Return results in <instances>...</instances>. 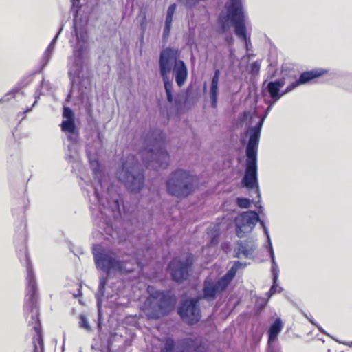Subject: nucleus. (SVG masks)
<instances>
[{"instance_id":"obj_24","label":"nucleus","mask_w":352,"mask_h":352,"mask_svg":"<svg viewBox=\"0 0 352 352\" xmlns=\"http://www.w3.org/2000/svg\"><path fill=\"white\" fill-rule=\"evenodd\" d=\"M38 69L34 71L32 74L24 76L14 88L10 90L5 96L0 99L1 101H9L10 98H14L23 88L27 87L32 80V76L34 74L39 73Z\"/></svg>"},{"instance_id":"obj_16","label":"nucleus","mask_w":352,"mask_h":352,"mask_svg":"<svg viewBox=\"0 0 352 352\" xmlns=\"http://www.w3.org/2000/svg\"><path fill=\"white\" fill-rule=\"evenodd\" d=\"M285 84V78L282 77L274 80H265L262 85L261 94L263 98L266 97L278 101L285 95L284 90L280 89Z\"/></svg>"},{"instance_id":"obj_51","label":"nucleus","mask_w":352,"mask_h":352,"mask_svg":"<svg viewBox=\"0 0 352 352\" xmlns=\"http://www.w3.org/2000/svg\"><path fill=\"white\" fill-rule=\"evenodd\" d=\"M109 277L107 276H102L99 278V284L100 285L107 286L108 283Z\"/></svg>"},{"instance_id":"obj_27","label":"nucleus","mask_w":352,"mask_h":352,"mask_svg":"<svg viewBox=\"0 0 352 352\" xmlns=\"http://www.w3.org/2000/svg\"><path fill=\"white\" fill-rule=\"evenodd\" d=\"M160 352H181L179 342L177 343L172 338H166L161 346Z\"/></svg>"},{"instance_id":"obj_45","label":"nucleus","mask_w":352,"mask_h":352,"mask_svg":"<svg viewBox=\"0 0 352 352\" xmlns=\"http://www.w3.org/2000/svg\"><path fill=\"white\" fill-rule=\"evenodd\" d=\"M113 211L115 214L118 216L121 215L120 204L118 199H114L113 201Z\"/></svg>"},{"instance_id":"obj_13","label":"nucleus","mask_w":352,"mask_h":352,"mask_svg":"<svg viewBox=\"0 0 352 352\" xmlns=\"http://www.w3.org/2000/svg\"><path fill=\"white\" fill-rule=\"evenodd\" d=\"M259 219V212L248 210L239 212L234 219L235 234L239 238H243L246 233L254 230Z\"/></svg>"},{"instance_id":"obj_25","label":"nucleus","mask_w":352,"mask_h":352,"mask_svg":"<svg viewBox=\"0 0 352 352\" xmlns=\"http://www.w3.org/2000/svg\"><path fill=\"white\" fill-rule=\"evenodd\" d=\"M80 95L79 96L81 100V104L83 106L87 118V121L89 124H91L94 122V111H93V103H92V98H88L87 96V90L86 89L80 91Z\"/></svg>"},{"instance_id":"obj_62","label":"nucleus","mask_w":352,"mask_h":352,"mask_svg":"<svg viewBox=\"0 0 352 352\" xmlns=\"http://www.w3.org/2000/svg\"><path fill=\"white\" fill-rule=\"evenodd\" d=\"M78 295H74L75 297H76L78 296H81L82 295V292H81L80 289H78Z\"/></svg>"},{"instance_id":"obj_30","label":"nucleus","mask_w":352,"mask_h":352,"mask_svg":"<svg viewBox=\"0 0 352 352\" xmlns=\"http://www.w3.org/2000/svg\"><path fill=\"white\" fill-rule=\"evenodd\" d=\"M61 130L68 133L78 129L74 120H63L60 124Z\"/></svg>"},{"instance_id":"obj_1","label":"nucleus","mask_w":352,"mask_h":352,"mask_svg":"<svg viewBox=\"0 0 352 352\" xmlns=\"http://www.w3.org/2000/svg\"><path fill=\"white\" fill-rule=\"evenodd\" d=\"M182 52L178 47H166L160 52L158 67L162 80L167 102L173 106L177 113L190 109L196 103V98L192 95V89L188 87L173 95V84L170 78L172 72L177 86L182 87L188 76V67L181 58Z\"/></svg>"},{"instance_id":"obj_19","label":"nucleus","mask_w":352,"mask_h":352,"mask_svg":"<svg viewBox=\"0 0 352 352\" xmlns=\"http://www.w3.org/2000/svg\"><path fill=\"white\" fill-rule=\"evenodd\" d=\"M71 12L73 15V25L72 33H76L80 30L81 32H89L87 30V23H84L81 19L78 18L79 12L81 10L82 5L80 0H70Z\"/></svg>"},{"instance_id":"obj_11","label":"nucleus","mask_w":352,"mask_h":352,"mask_svg":"<svg viewBox=\"0 0 352 352\" xmlns=\"http://www.w3.org/2000/svg\"><path fill=\"white\" fill-rule=\"evenodd\" d=\"M201 301L197 295L195 296H189L187 294L181 295L175 310L182 321L192 326L201 320L202 316Z\"/></svg>"},{"instance_id":"obj_57","label":"nucleus","mask_w":352,"mask_h":352,"mask_svg":"<svg viewBox=\"0 0 352 352\" xmlns=\"http://www.w3.org/2000/svg\"><path fill=\"white\" fill-rule=\"evenodd\" d=\"M316 327L318 328V329L319 330V331L323 334H325V335H327L329 336H330L327 332L326 331L318 324L317 323V324L316 325Z\"/></svg>"},{"instance_id":"obj_32","label":"nucleus","mask_w":352,"mask_h":352,"mask_svg":"<svg viewBox=\"0 0 352 352\" xmlns=\"http://www.w3.org/2000/svg\"><path fill=\"white\" fill-rule=\"evenodd\" d=\"M237 270L236 269H234V267H233V266H232L228 271L227 272L223 275L221 277H220L222 280L227 285V286L228 287L230 285V284L231 283L232 280L234 279V278L236 276V274L237 272Z\"/></svg>"},{"instance_id":"obj_52","label":"nucleus","mask_w":352,"mask_h":352,"mask_svg":"<svg viewBox=\"0 0 352 352\" xmlns=\"http://www.w3.org/2000/svg\"><path fill=\"white\" fill-rule=\"evenodd\" d=\"M241 254H242V252L240 246H237V248L234 250L233 257L239 258Z\"/></svg>"},{"instance_id":"obj_9","label":"nucleus","mask_w":352,"mask_h":352,"mask_svg":"<svg viewBox=\"0 0 352 352\" xmlns=\"http://www.w3.org/2000/svg\"><path fill=\"white\" fill-rule=\"evenodd\" d=\"M265 118L262 116L254 126H250L245 131L244 135L248 138L245 146V161L244 166H248V174L256 173L258 166V148L261 130Z\"/></svg>"},{"instance_id":"obj_54","label":"nucleus","mask_w":352,"mask_h":352,"mask_svg":"<svg viewBox=\"0 0 352 352\" xmlns=\"http://www.w3.org/2000/svg\"><path fill=\"white\" fill-rule=\"evenodd\" d=\"M243 265V264L239 261H234L232 265L233 267L237 270Z\"/></svg>"},{"instance_id":"obj_2","label":"nucleus","mask_w":352,"mask_h":352,"mask_svg":"<svg viewBox=\"0 0 352 352\" xmlns=\"http://www.w3.org/2000/svg\"><path fill=\"white\" fill-rule=\"evenodd\" d=\"M23 206L19 208L12 209L14 216L18 215L20 221L19 228L15 236L16 250L19 261L26 267V289L25 298L23 305L24 315L29 326L36 333L38 342L41 347H43V340L41 336V323L39 318L38 294L33 266L26 247L27 224L25 219V199L21 200Z\"/></svg>"},{"instance_id":"obj_49","label":"nucleus","mask_w":352,"mask_h":352,"mask_svg":"<svg viewBox=\"0 0 352 352\" xmlns=\"http://www.w3.org/2000/svg\"><path fill=\"white\" fill-rule=\"evenodd\" d=\"M94 194L95 196V198L97 200V203L99 204H103L102 202V194L98 191V190L96 188H94Z\"/></svg>"},{"instance_id":"obj_46","label":"nucleus","mask_w":352,"mask_h":352,"mask_svg":"<svg viewBox=\"0 0 352 352\" xmlns=\"http://www.w3.org/2000/svg\"><path fill=\"white\" fill-rule=\"evenodd\" d=\"M265 237H266L265 249H266L267 253L274 252V248H273L270 235L265 236Z\"/></svg>"},{"instance_id":"obj_18","label":"nucleus","mask_w":352,"mask_h":352,"mask_svg":"<svg viewBox=\"0 0 352 352\" xmlns=\"http://www.w3.org/2000/svg\"><path fill=\"white\" fill-rule=\"evenodd\" d=\"M178 342L181 352H205L207 349L205 342L197 338L187 337Z\"/></svg>"},{"instance_id":"obj_38","label":"nucleus","mask_w":352,"mask_h":352,"mask_svg":"<svg viewBox=\"0 0 352 352\" xmlns=\"http://www.w3.org/2000/svg\"><path fill=\"white\" fill-rule=\"evenodd\" d=\"M303 85L302 81L300 80V77H298V79L290 83L285 89L284 93L285 95L287 93L291 92L292 91L294 90L296 88H297L298 86Z\"/></svg>"},{"instance_id":"obj_10","label":"nucleus","mask_w":352,"mask_h":352,"mask_svg":"<svg viewBox=\"0 0 352 352\" xmlns=\"http://www.w3.org/2000/svg\"><path fill=\"white\" fill-rule=\"evenodd\" d=\"M195 262V256L188 252L184 258L174 256L168 263L166 271L170 280L177 284H182L188 281L192 274Z\"/></svg>"},{"instance_id":"obj_26","label":"nucleus","mask_w":352,"mask_h":352,"mask_svg":"<svg viewBox=\"0 0 352 352\" xmlns=\"http://www.w3.org/2000/svg\"><path fill=\"white\" fill-rule=\"evenodd\" d=\"M327 73V70L322 68H316L311 70H307L300 73L299 77L302 84H307L315 80L324 74Z\"/></svg>"},{"instance_id":"obj_58","label":"nucleus","mask_w":352,"mask_h":352,"mask_svg":"<svg viewBox=\"0 0 352 352\" xmlns=\"http://www.w3.org/2000/svg\"><path fill=\"white\" fill-rule=\"evenodd\" d=\"M271 110H270L269 109L266 108V109L265 110V112L262 115L263 117H265V118H267V116H268L269 113L270 112Z\"/></svg>"},{"instance_id":"obj_33","label":"nucleus","mask_w":352,"mask_h":352,"mask_svg":"<svg viewBox=\"0 0 352 352\" xmlns=\"http://www.w3.org/2000/svg\"><path fill=\"white\" fill-rule=\"evenodd\" d=\"M78 324L81 329H83L88 332L91 331V327L88 321L87 316L85 314H80Z\"/></svg>"},{"instance_id":"obj_36","label":"nucleus","mask_w":352,"mask_h":352,"mask_svg":"<svg viewBox=\"0 0 352 352\" xmlns=\"http://www.w3.org/2000/svg\"><path fill=\"white\" fill-rule=\"evenodd\" d=\"M267 304V300L264 298H258L256 300L255 308L256 312H261L265 309Z\"/></svg>"},{"instance_id":"obj_14","label":"nucleus","mask_w":352,"mask_h":352,"mask_svg":"<svg viewBox=\"0 0 352 352\" xmlns=\"http://www.w3.org/2000/svg\"><path fill=\"white\" fill-rule=\"evenodd\" d=\"M227 288V285L221 278L216 280L206 278L204 280L201 292L197 296L201 300L210 302L214 300L218 295L222 294Z\"/></svg>"},{"instance_id":"obj_56","label":"nucleus","mask_w":352,"mask_h":352,"mask_svg":"<svg viewBox=\"0 0 352 352\" xmlns=\"http://www.w3.org/2000/svg\"><path fill=\"white\" fill-rule=\"evenodd\" d=\"M268 255H269V256L270 258V261H271L272 263H274V262H276V258H275L274 251L268 253Z\"/></svg>"},{"instance_id":"obj_34","label":"nucleus","mask_w":352,"mask_h":352,"mask_svg":"<svg viewBox=\"0 0 352 352\" xmlns=\"http://www.w3.org/2000/svg\"><path fill=\"white\" fill-rule=\"evenodd\" d=\"M283 290V288L281 287H279L278 285V278H276L275 280L274 279H272V285L270 287V290L267 293V295L269 297L272 296L274 294H275L276 292H281Z\"/></svg>"},{"instance_id":"obj_53","label":"nucleus","mask_w":352,"mask_h":352,"mask_svg":"<svg viewBox=\"0 0 352 352\" xmlns=\"http://www.w3.org/2000/svg\"><path fill=\"white\" fill-rule=\"evenodd\" d=\"M225 41L229 45H232L234 43V38L232 35H228L226 36Z\"/></svg>"},{"instance_id":"obj_4","label":"nucleus","mask_w":352,"mask_h":352,"mask_svg":"<svg viewBox=\"0 0 352 352\" xmlns=\"http://www.w3.org/2000/svg\"><path fill=\"white\" fill-rule=\"evenodd\" d=\"M246 21L242 0H228L225 10L217 18V25L219 34L227 33L233 26L235 35L245 43L247 55H249V52L252 51V45L250 35L247 32Z\"/></svg>"},{"instance_id":"obj_21","label":"nucleus","mask_w":352,"mask_h":352,"mask_svg":"<svg viewBox=\"0 0 352 352\" xmlns=\"http://www.w3.org/2000/svg\"><path fill=\"white\" fill-rule=\"evenodd\" d=\"M221 72L219 69H215L212 75L211 82L210 85L209 96L210 107L216 109L218 104L219 97V82Z\"/></svg>"},{"instance_id":"obj_6","label":"nucleus","mask_w":352,"mask_h":352,"mask_svg":"<svg viewBox=\"0 0 352 352\" xmlns=\"http://www.w3.org/2000/svg\"><path fill=\"white\" fill-rule=\"evenodd\" d=\"M177 297L171 289H156L148 293L144 305L149 319L159 320L169 316L175 309Z\"/></svg>"},{"instance_id":"obj_35","label":"nucleus","mask_w":352,"mask_h":352,"mask_svg":"<svg viewBox=\"0 0 352 352\" xmlns=\"http://www.w3.org/2000/svg\"><path fill=\"white\" fill-rule=\"evenodd\" d=\"M106 287L98 285V290L95 294L96 304H102L103 298L104 296Z\"/></svg>"},{"instance_id":"obj_28","label":"nucleus","mask_w":352,"mask_h":352,"mask_svg":"<svg viewBox=\"0 0 352 352\" xmlns=\"http://www.w3.org/2000/svg\"><path fill=\"white\" fill-rule=\"evenodd\" d=\"M262 60H256L247 65V71L252 76L255 77L258 76L261 70Z\"/></svg>"},{"instance_id":"obj_23","label":"nucleus","mask_w":352,"mask_h":352,"mask_svg":"<svg viewBox=\"0 0 352 352\" xmlns=\"http://www.w3.org/2000/svg\"><path fill=\"white\" fill-rule=\"evenodd\" d=\"M87 155L91 167L94 179L97 182L98 184L102 187L103 179H104V174L100 162L97 157L91 156L90 152L87 151Z\"/></svg>"},{"instance_id":"obj_40","label":"nucleus","mask_w":352,"mask_h":352,"mask_svg":"<svg viewBox=\"0 0 352 352\" xmlns=\"http://www.w3.org/2000/svg\"><path fill=\"white\" fill-rule=\"evenodd\" d=\"M140 16L141 19L140 21V27L141 32H143V34H144L147 27V19L146 12L141 11Z\"/></svg>"},{"instance_id":"obj_47","label":"nucleus","mask_w":352,"mask_h":352,"mask_svg":"<svg viewBox=\"0 0 352 352\" xmlns=\"http://www.w3.org/2000/svg\"><path fill=\"white\" fill-rule=\"evenodd\" d=\"M258 223H259L261 228L263 229V233L265 236L270 235V232L268 230V228L264 221V220L261 219V216L259 215V219L258 221Z\"/></svg>"},{"instance_id":"obj_29","label":"nucleus","mask_w":352,"mask_h":352,"mask_svg":"<svg viewBox=\"0 0 352 352\" xmlns=\"http://www.w3.org/2000/svg\"><path fill=\"white\" fill-rule=\"evenodd\" d=\"M237 246H240L242 254L247 258H250L252 256L254 250L249 248L248 242L247 241H237Z\"/></svg>"},{"instance_id":"obj_60","label":"nucleus","mask_w":352,"mask_h":352,"mask_svg":"<svg viewBox=\"0 0 352 352\" xmlns=\"http://www.w3.org/2000/svg\"><path fill=\"white\" fill-rule=\"evenodd\" d=\"M246 56L249 58V59H251L252 57H254L255 56V54H253V53H250L249 52V55H247L246 54Z\"/></svg>"},{"instance_id":"obj_48","label":"nucleus","mask_w":352,"mask_h":352,"mask_svg":"<svg viewBox=\"0 0 352 352\" xmlns=\"http://www.w3.org/2000/svg\"><path fill=\"white\" fill-rule=\"evenodd\" d=\"M264 102L267 105V108L270 110H272L273 106L278 102L275 101L274 99H271L268 98H263Z\"/></svg>"},{"instance_id":"obj_50","label":"nucleus","mask_w":352,"mask_h":352,"mask_svg":"<svg viewBox=\"0 0 352 352\" xmlns=\"http://www.w3.org/2000/svg\"><path fill=\"white\" fill-rule=\"evenodd\" d=\"M346 80L347 82L346 89L350 91H352V75L347 76Z\"/></svg>"},{"instance_id":"obj_3","label":"nucleus","mask_w":352,"mask_h":352,"mask_svg":"<svg viewBox=\"0 0 352 352\" xmlns=\"http://www.w3.org/2000/svg\"><path fill=\"white\" fill-rule=\"evenodd\" d=\"M74 41L69 43L72 48V56L69 58L68 76L69 79L70 90L66 100L70 101L73 97L75 89L77 90L76 98L81 103L79 96L80 91L84 89L87 90L88 98L91 97V82L89 78H85L83 74L85 55L89 50V32H81L72 33Z\"/></svg>"},{"instance_id":"obj_15","label":"nucleus","mask_w":352,"mask_h":352,"mask_svg":"<svg viewBox=\"0 0 352 352\" xmlns=\"http://www.w3.org/2000/svg\"><path fill=\"white\" fill-rule=\"evenodd\" d=\"M244 175L241 180V185L243 188H246L249 191L254 190L256 194L258 200L254 202L255 207L258 209L256 211L259 212L260 215H265L264 208L261 205V195L259 190L258 178V166H256V173H253L252 175L248 174V166H244Z\"/></svg>"},{"instance_id":"obj_7","label":"nucleus","mask_w":352,"mask_h":352,"mask_svg":"<svg viewBox=\"0 0 352 352\" xmlns=\"http://www.w3.org/2000/svg\"><path fill=\"white\" fill-rule=\"evenodd\" d=\"M199 178L190 170L177 168L173 170L165 181L166 192L177 198H186L197 187Z\"/></svg>"},{"instance_id":"obj_31","label":"nucleus","mask_w":352,"mask_h":352,"mask_svg":"<svg viewBox=\"0 0 352 352\" xmlns=\"http://www.w3.org/2000/svg\"><path fill=\"white\" fill-rule=\"evenodd\" d=\"M235 203L240 208L248 209L254 203V200L245 197H237Z\"/></svg>"},{"instance_id":"obj_61","label":"nucleus","mask_w":352,"mask_h":352,"mask_svg":"<svg viewBox=\"0 0 352 352\" xmlns=\"http://www.w3.org/2000/svg\"><path fill=\"white\" fill-rule=\"evenodd\" d=\"M32 111V107H28L24 113H28Z\"/></svg>"},{"instance_id":"obj_43","label":"nucleus","mask_w":352,"mask_h":352,"mask_svg":"<svg viewBox=\"0 0 352 352\" xmlns=\"http://www.w3.org/2000/svg\"><path fill=\"white\" fill-rule=\"evenodd\" d=\"M98 309V322L97 327L98 329L102 328V304H97Z\"/></svg>"},{"instance_id":"obj_17","label":"nucleus","mask_w":352,"mask_h":352,"mask_svg":"<svg viewBox=\"0 0 352 352\" xmlns=\"http://www.w3.org/2000/svg\"><path fill=\"white\" fill-rule=\"evenodd\" d=\"M283 328V323L280 318H276L270 325L267 330V347L266 352H282L278 336Z\"/></svg>"},{"instance_id":"obj_41","label":"nucleus","mask_w":352,"mask_h":352,"mask_svg":"<svg viewBox=\"0 0 352 352\" xmlns=\"http://www.w3.org/2000/svg\"><path fill=\"white\" fill-rule=\"evenodd\" d=\"M271 272H272V279H274L276 280V278H278L279 268H278V264L276 262L272 263Z\"/></svg>"},{"instance_id":"obj_20","label":"nucleus","mask_w":352,"mask_h":352,"mask_svg":"<svg viewBox=\"0 0 352 352\" xmlns=\"http://www.w3.org/2000/svg\"><path fill=\"white\" fill-rule=\"evenodd\" d=\"M64 26H65V23H62L61 25H60L56 34H55V36L51 41L50 43L47 46V49L45 50V52L43 53V55L41 60L38 72H43V70L44 69V68L48 65V63L52 58L56 42L58 39L60 34L62 33V32L63 30Z\"/></svg>"},{"instance_id":"obj_22","label":"nucleus","mask_w":352,"mask_h":352,"mask_svg":"<svg viewBox=\"0 0 352 352\" xmlns=\"http://www.w3.org/2000/svg\"><path fill=\"white\" fill-rule=\"evenodd\" d=\"M177 8L176 3H172L170 4L167 10L165 17V21H164V25L163 28V32L162 36V43L166 44L168 41V37L170 36L173 21V16Z\"/></svg>"},{"instance_id":"obj_55","label":"nucleus","mask_w":352,"mask_h":352,"mask_svg":"<svg viewBox=\"0 0 352 352\" xmlns=\"http://www.w3.org/2000/svg\"><path fill=\"white\" fill-rule=\"evenodd\" d=\"M302 314L309 320V321L312 324H314V326H316L317 324V322L312 318V317H308V316L305 313L303 312L302 311H301Z\"/></svg>"},{"instance_id":"obj_37","label":"nucleus","mask_w":352,"mask_h":352,"mask_svg":"<svg viewBox=\"0 0 352 352\" xmlns=\"http://www.w3.org/2000/svg\"><path fill=\"white\" fill-rule=\"evenodd\" d=\"M63 117L65 120H74L75 114L74 111L69 107H63Z\"/></svg>"},{"instance_id":"obj_8","label":"nucleus","mask_w":352,"mask_h":352,"mask_svg":"<svg viewBox=\"0 0 352 352\" xmlns=\"http://www.w3.org/2000/svg\"><path fill=\"white\" fill-rule=\"evenodd\" d=\"M92 254L96 268L109 274L112 272H124L126 263L116 252L100 244L92 246Z\"/></svg>"},{"instance_id":"obj_44","label":"nucleus","mask_w":352,"mask_h":352,"mask_svg":"<svg viewBox=\"0 0 352 352\" xmlns=\"http://www.w3.org/2000/svg\"><path fill=\"white\" fill-rule=\"evenodd\" d=\"M251 118V113L250 111H243L239 117V122L243 124L247 122Z\"/></svg>"},{"instance_id":"obj_63","label":"nucleus","mask_w":352,"mask_h":352,"mask_svg":"<svg viewBox=\"0 0 352 352\" xmlns=\"http://www.w3.org/2000/svg\"><path fill=\"white\" fill-rule=\"evenodd\" d=\"M33 352H39V351H38V348H37L36 345H34V349Z\"/></svg>"},{"instance_id":"obj_12","label":"nucleus","mask_w":352,"mask_h":352,"mask_svg":"<svg viewBox=\"0 0 352 352\" xmlns=\"http://www.w3.org/2000/svg\"><path fill=\"white\" fill-rule=\"evenodd\" d=\"M117 177L131 192H140L144 185V173L133 162H122L120 169L117 172Z\"/></svg>"},{"instance_id":"obj_5","label":"nucleus","mask_w":352,"mask_h":352,"mask_svg":"<svg viewBox=\"0 0 352 352\" xmlns=\"http://www.w3.org/2000/svg\"><path fill=\"white\" fill-rule=\"evenodd\" d=\"M143 146L140 153L147 167L154 163L157 168L166 169L170 164V155L166 149V135L163 129L153 126L142 136Z\"/></svg>"},{"instance_id":"obj_64","label":"nucleus","mask_w":352,"mask_h":352,"mask_svg":"<svg viewBox=\"0 0 352 352\" xmlns=\"http://www.w3.org/2000/svg\"><path fill=\"white\" fill-rule=\"evenodd\" d=\"M206 89H207V87H206V84L205 83L204 85V91H206Z\"/></svg>"},{"instance_id":"obj_42","label":"nucleus","mask_w":352,"mask_h":352,"mask_svg":"<svg viewBox=\"0 0 352 352\" xmlns=\"http://www.w3.org/2000/svg\"><path fill=\"white\" fill-rule=\"evenodd\" d=\"M44 83H45V79L43 78V80L40 82L39 86L36 89V91L34 94L35 100L32 104L33 107L36 105V104L37 103V100L39 98L40 96L42 95L41 87L43 85Z\"/></svg>"},{"instance_id":"obj_59","label":"nucleus","mask_w":352,"mask_h":352,"mask_svg":"<svg viewBox=\"0 0 352 352\" xmlns=\"http://www.w3.org/2000/svg\"><path fill=\"white\" fill-rule=\"evenodd\" d=\"M144 34H143V32H142V34H141V36L140 38V42L141 45L144 44Z\"/></svg>"},{"instance_id":"obj_39","label":"nucleus","mask_w":352,"mask_h":352,"mask_svg":"<svg viewBox=\"0 0 352 352\" xmlns=\"http://www.w3.org/2000/svg\"><path fill=\"white\" fill-rule=\"evenodd\" d=\"M67 133V139L70 142L76 144L78 142L79 133L78 129L75 130L74 131L68 132Z\"/></svg>"}]
</instances>
